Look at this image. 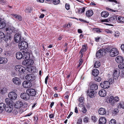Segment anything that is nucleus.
I'll list each match as a JSON object with an SVG mask.
<instances>
[{
    "mask_svg": "<svg viewBox=\"0 0 124 124\" xmlns=\"http://www.w3.org/2000/svg\"><path fill=\"white\" fill-rule=\"evenodd\" d=\"M119 100V98L117 96L115 97L114 98L113 96H111L109 100V102L113 105L116 104V103Z\"/></svg>",
    "mask_w": 124,
    "mask_h": 124,
    "instance_id": "nucleus-1",
    "label": "nucleus"
},
{
    "mask_svg": "<svg viewBox=\"0 0 124 124\" xmlns=\"http://www.w3.org/2000/svg\"><path fill=\"white\" fill-rule=\"evenodd\" d=\"M119 54V51L116 48H113L110 51L109 54L110 56L114 57L117 55Z\"/></svg>",
    "mask_w": 124,
    "mask_h": 124,
    "instance_id": "nucleus-2",
    "label": "nucleus"
},
{
    "mask_svg": "<svg viewBox=\"0 0 124 124\" xmlns=\"http://www.w3.org/2000/svg\"><path fill=\"white\" fill-rule=\"evenodd\" d=\"M28 43L26 42L23 41L20 42L18 44V46L20 49H25L28 46Z\"/></svg>",
    "mask_w": 124,
    "mask_h": 124,
    "instance_id": "nucleus-3",
    "label": "nucleus"
},
{
    "mask_svg": "<svg viewBox=\"0 0 124 124\" xmlns=\"http://www.w3.org/2000/svg\"><path fill=\"white\" fill-rule=\"evenodd\" d=\"M26 92L30 96H34L36 93L35 90L33 89H28L27 90Z\"/></svg>",
    "mask_w": 124,
    "mask_h": 124,
    "instance_id": "nucleus-4",
    "label": "nucleus"
},
{
    "mask_svg": "<svg viewBox=\"0 0 124 124\" xmlns=\"http://www.w3.org/2000/svg\"><path fill=\"white\" fill-rule=\"evenodd\" d=\"M101 87L104 89L108 88L110 85V83L107 81H105L100 83Z\"/></svg>",
    "mask_w": 124,
    "mask_h": 124,
    "instance_id": "nucleus-5",
    "label": "nucleus"
},
{
    "mask_svg": "<svg viewBox=\"0 0 124 124\" xmlns=\"http://www.w3.org/2000/svg\"><path fill=\"white\" fill-rule=\"evenodd\" d=\"M8 97L12 100H15L16 99L17 95L15 92H12L9 93L8 95Z\"/></svg>",
    "mask_w": 124,
    "mask_h": 124,
    "instance_id": "nucleus-6",
    "label": "nucleus"
},
{
    "mask_svg": "<svg viewBox=\"0 0 124 124\" xmlns=\"http://www.w3.org/2000/svg\"><path fill=\"white\" fill-rule=\"evenodd\" d=\"M14 29V28L13 26V25L11 24H9L8 27L6 29V32L7 33L11 34Z\"/></svg>",
    "mask_w": 124,
    "mask_h": 124,
    "instance_id": "nucleus-7",
    "label": "nucleus"
},
{
    "mask_svg": "<svg viewBox=\"0 0 124 124\" xmlns=\"http://www.w3.org/2000/svg\"><path fill=\"white\" fill-rule=\"evenodd\" d=\"M116 19V17L113 16H112L109 17V19H102L101 20L102 22H107L110 23L113 22Z\"/></svg>",
    "mask_w": 124,
    "mask_h": 124,
    "instance_id": "nucleus-8",
    "label": "nucleus"
},
{
    "mask_svg": "<svg viewBox=\"0 0 124 124\" xmlns=\"http://www.w3.org/2000/svg\"><path fill=\"white\" fill-rule=\"evenodd\" d=\"M20 96L21 98L25 100H29L30 97V96L28 93H22L20 94Z\"/></svg>",
    "mask_w": 124,
    "mask_h": 124,
    "instance_id": "nucleus-9",
    "label": "nucleus"
},
{
    "mask_svg": "<svg viewBox=\"0 0 124 124\" xmlns=\"http://www.w3.org/2000/svg\"><path fill=\"white\" fill-rule=\"evenodd\" d=\"M23 85L25 88H29L32 86V84L30 82L25 81L23 82Z\"/></svg>",
    "mask_w": 124,
    "mask_h": 124,
    "instance_id": "nucleus-10",
    "label": "nucleus"
},
{
    "mask_svg": "<svg viewBox=\"0 0 124 124\" xmlns=\"http://www.w3.org/2000/svg\"><path fill=\"white\" fill-rule=\"evenodd\" d=\"M25 78L27 80L30 81H32L35 79V77L32 74L27 75L26 76Z\"/></svg>",
    "mask_w": 124,
    "mask_h": 124,
    "instance_id": "nucleus-11",
    "label": "nucleus"
},
{
    "mask_svg": "<svg viewBox=\"0 0 124 124\" xmlns=\"http://www.w3.org/2000/svg\"><path fill=\"white\" fill-rule=\"evenodd\" d=\"M89 85H90V88L91 90H95L98 89V85L95 84L93 83L92 82H90Z\"/></svg>",
    "mask_w": 124,
    "mask_h": 124,
    "instance_id": "nucleus-12",
    "label": "nucleus"
},
{
    "mask_svg": "<svg viewBox=\"0 0 124 124\" xmlns=\"http://www.w3.org/2000/svg\"><path fill=\"white\" fill-rule=\"evenodd\" d=\"M14 39L15 42L18 43L21 40L20 35L19 34H16L14 35Z\"/></svg>",
    "mask_w": 124,
    "mask_h": 124,
    "instance_id": "nucleus-13",
    "label": "nucleus"
},
{
    "mask_svg": "<svg viewBox=\"0 0 124 124\" xmlns=\"http://www.w3.org/2000/svg\"><path fill=\"white\" fill-rule=\"evenodd\" d=\"M23 106V102L20 101H17L14 105V107L16 108H19Z\"/></svg>",
    "mask_w": 124,
    "mask_h": 124,
    "instance_id": "nucleus-14",
    "label": "nucleus"
},
{
    "mask_svg": "<svg viewBox=\"0 0 124 124\" xmlns=\"http://www.w3.org/2000/svg\"><path fill=\"white\" fill-rule=\"evenodd\" d=\"M13 83L16 85H19L21 84V82L20 79L17 77H15L13 79Z\"/></svg>",
    "mask_w": 124,
    "mask_h": 124,
    "instance_id": "nucleus-15",
    "label": "nucleus"
},
{
    "mask_svg": "<svg viewBox=\"0 0 124 124\" xmlns=\"http://www.w3.org/2000/svg\"><path fill=\"white\" fill-rule=\"evenodd\" d=\"M116 61L117 63H120L123 62L124 61V58L122 56H118L116 57Z\"/></svg>",
    "mask_w": 124,
    "mask_h": 124,
    "instance_id": "nucleus-16",
    "label": "nucleus"
},
{
    "mask_svg": "<svg viewBox=\"0 0 124 124\" xmlns=\"http://www.w3.org/2000/svg\"><path fill=\"white\" fill-rule=\"evenodd\" d=\"M99 95L101 97H104L106 94V92L105 90L102 89L99 91Z\"/></svg>",
    "mask_w": 124,
    "mask_h": 124,
    "instance_id": "nucleus-17",
    "label": "nucleus"
},
{
    "mask_svg": "<svg viewBox=\"0 0 124 124\" xmlns=\"http://www.w3.org/2000/svg\"><path fill=\"white\" fill-rule=\"evenodd\" d=\"M16 57L18 59H21L23 58V55L20 52H18L16 54Z\"/></svg>",
    "mask_w": 124,
    "mask_h": 124,
    "instance_id": "nucleus-18",
    "label": "nucleus"
},
{
    "mask_svg": "<svg viewBox=\"0 0 124 124\" xmlns=\"http://www.w3.org/2000/svg\"><path fill=\"white\" fill-rule=\"evenodd\" d=\"M99 124H105L106 122V120L105 117H102L99 119Z\"/></svg>",
    "mask_w": 124,
    "mask_h": 124,
    "instance_id": "nucleus-19",
    "label": "nucleus"
},
{
    "mask_svg": "<svg viewBox=\"0 0 124 124\" xmlns=\"http://www.w3.org/2000/svg\"><path fill=\"white\" fill-rule=\"evenodd\" d=\"M98 112L100 115H103L105 114L106 111L104 108H101L99 109Z\"/></svg>",
    "mask_w": 124,
    "mask_h": 124,
    "instance_id": "nucleus-20",
    "label": "nucleus"
},
{
    "mask_svg": "<svg viewBox=\"0 0 124 124\" xmlns=\"http://www.w3.org/2000/svg\"><path fill=\"white\" fill-rule=\"evenodd\" d=\"M7 89L5 87L0 88V93L2 95H4L7 93Z\"/></svg>",
    "mask_w": 124,
    "mask_h": 124,
    "instance_id": "nucleus-21",
    "label": "nucleus"
},
{
    "mask_svg": "<svg viewBox=\"0 0 124 124\" xmlns=\"http://www.w3.org/2000/svg\"><path fill=\"white\" fill-rule=\"evenodd\" d=\"M8 61V60L6 58H0V64H5Z\"/></svg>",
    "mask_w": 124,
    "mask_h": 124,
    "instance_id": "nucleus-22",
    "label": "nucleus"
},
{
    "mask_svg": "<svg viewBox=\"0 0 124 124\" xmlns=\"http://www.w3.org/2000/svg\"><path fill=\"white\" fill-rule=\"evenodd\" d=\"M5 109L6 111L10 113L12 111L13 109V107L8 105L7 106L5 107Z\"/></svg>",
    "mask_w": 124,
    "mask_h": 124,
    "instance_id": "nucleus-23",
    "label": "nucleus"
},
{
    "mask_svg": "<svg viewBox=\"0 0 124 124\" xmlns=\"http://www.w3.org/2000/svg\"><path fill=\"white\" fill-rule=\"evenodd\" d=\"M12 16L14 17L16 20L19 21H21L22 20L21 17L19 15L15 14H12Z\"/></svg>",
    "mask_w": 124,
    "mask_h": 124,
    "instance_id": "nucleus-24",
    "label": "nucleus"
},
{
    "mask_svg": "<svg viewBox=\"0 0 124 124\" xmlns=\"http://www.w3.org/2000/svg\"><path fill=\"white\" fill-rule=\"evenodd\" d=\"M103 52V50H100L98 51L96 53V56L97 57L100 58L102 55V53Z\"/></svg>",
    "mask_w": 124,
    "mask_h": 124,
    "instance_id": "nucleus-25",
    "label": "nucleus"
},
{
    "mask_svg": "<svg viewBox=\"0 0 124 124\" xmlns=\"http://www.w3.org/2000/svg\"><path fill=\"white\" fill-rule=\"evenodd\" d=\"M23 58L24 59L28 60L30 58V54L29 53H25L24 54Z\"/></svg>",
    "mask_w": 124,
    "mask_h": 124,
    "instance_id": "nucleus-26",
    "label": "nucleus"
},
{
    "mask_svg": "<svg viewBox=\"0 0 124 124\" xmlns=\"http://www.w3.org/2000/svg\"><path fill=\"white\" fill-rule=\"evenodd\" d=\"M92 74L94 76H97L99 73V71L97 69H94L92 72Z\"/></svg>",
    "mask_w": 124,
    "mask_h": 124,
    "instance_id": "nucleus-27",
    "label": "nucleus"
},
{
    "mask_svg": "<svg viewBox=\"0 0 124 124\" xmlns=\"http://www.w3.org/2000/svg\"><path fill=\"white\" fill-rule=\"evenodd\" d=\"M93 13L92 10H89L86 12V15L88 17H90L93 15Z\"/></svg>",
    "mask_w": 124,
    "mask_h": 124,
    "instance_id": "nucleus-28",
    "label": "nucleus"
},
{
    "mask_svg": "<svg viewBox=\"0 0 124 124\" xmlns=\"http://www.w3.org/2000/svg\"><path fill=\"white\" fill-rule=\"evenodd\" d=\"M119 76L118 73L117 72V71L116 70H115L114 72L113 75L114 78L115 79H116Z\"/></svg>",
    "mask_w": 124,
    "mask_h": 124,
    "instance_id": "nucleus-29",
    "label": "nucleus"
},
{
    "mask_svg": "<svg viewBox=\"0 0 124 124\" xmlns=\"http://www.w3.org/2000/svg\"><path fill=\"white\" fill-rule=\"evenodd\" d=\"M109 15V13L107 12L104 11L102 12L101 13V16L105 17H107Z\"/></svg>",
    "mask_w": 124,
    "mask_h": 124,
    "instance_id": "nucleus-30",
    "label": "nucleus"
},
{
    "mask_svg": "<svg viewBox=\"0 0 124 124\" xmlns=\"http://www.w3.org/2000/svg\"><path fill=\"white\" fill-rule=\"evenodd\" d=\"M12 36L11 34L7 33L6 37H5V41H8V40H10L11 39Z\"/></svg>",
    "mask_w": 124,
    "mask_h": 124,
    "instance_id": "nucleus-31",
    "label": "nucleus"
},
{
    "mask_svg": "<svg viewBox=\"0 0 124 124\" xmlns=\"http://www.w3.org/2000/svg\"><path fill=\"white\" fill-rule=\"evenodd\" d=\"M5 23L4 22H0V29H2L4 28L6 26Z\"/></svg>",
    "mask_w": 124,
    "mask_h": 124,
    "instance_id": "nucleus-32",
    "label": "nucleus"
},
{
    "mask_svg": "<svg viewBox=\"0 0 124 124\" xmlns=\"http://www.w3.org/2000/svg\"><path fill=\"white\" fill-rule=\"evenodd\" d=\"M25 70V68L23 66H21L20 68V70L18 71L21 73H23L24 72Z\"/></svg>",
    "mask_w": 124,
    "mask_h": 124,
    "instance_id": "nucleus-33",
    "label": "nucleus"
},
{
    "mask_svg": "<svg viewBox=\"0 0 124 124\" xmlns=\"http://www.w3.org/2000/svg\"><path fill=\"white\" fill-rule=\"evenodd\" d=\"M27 65H32L33 63V61L31 59L27 60Z\"/></svg>",
    "mask_w": 124,
    "mask_h": 124,
    "instance_id": "nucleus-34",
    "label": "nucleus"
},
{
    "mask_svg": "<svg viewBox=\"0 0 124 124\" xmlns=\"http://www.w3.org/2000/svg\"><path fill=\"white\" fill-rule=\"evenodd\" d=\"M5 107L6 105L4 103H0V109L2 110V111L3 110L5 109Z\"/></svg>",
    "mask_w": 124,
    "mask_h": 124,
    "instance_id": "nucleus-35",
    "label": "nucleus"
},
{
    "mask_svg": "<svg viewBox=\"0 0 124 124\" xmlns=\"http://www.w3.org/2000/svg\"><path fill=\"white\" fill-rule=\"evenodd\" d=\"M118 108H122L124 109V102H121L120 103L118 104Z\"/></svg>",
    "mask_w": 124,
    "mask_h": 124,
    "instance_id": "nucleus-36",
    "label": "nucleus"
},
{
    "mask_svg": "<svg viewBox=\"0 0 124 124\" xmlns=\"http://www.w3.org/2000/svg\"><path fill=\"white\" fill-rule=\"evenodd\" d=\"M101 65V63L99 61L96 62L94 65V67L96 68H98L100 67Z\"/></svg>",
    "mask_w": 124,
    "mask_h": 124,
    "instance_id": "nucleus-37",
    "label": "nucleus"
},
{
    "mask_svg": "<svg viewBox=\"0 0 124 124\" xmlns=\"http://www.w3.org/2000/svg\"><path fill=\"white\" fill-rule=\"evenodd\" d=\"M85 8L84 7L82 8H80L78 9V14H81L83 12H84L85 11Z\"/></svg>",
    "mask_w": 124,
    "mask_h": 124,
    "instance_id": "nucleus-38",
    "label": "nucleus"
},
{
    "mask_svg": "<svg viewBox=\"0 0 124 124\" xmlns=\"http://www.w3.org/2000/svg\"><path fill=\"white\" fill-rule=\"evenodd\" d=\"M89 96L90 97L94 96V91H91L88 94Z\"/></svg>",
    "mask_w": 124,
    "mask_h": 124,
    "instance_id": "nucleus-39",
    "label": "nucleus"
},
{
    "mask_svg": "<svg viewBox=\"0 0 124 124\" xmlns=\"http://www.w3.org/2000/svg\"><path fill=\"white\" fill-rule=\"evenodd\" d=\"M86 46H83L80 52V53L81 52L84 53L86 51Z\"/></svg>",
    "mask_w": 124,
    "mask_h": 124,
    "instance_id": "nucleus-40",
    "label": "nucleus"
},
{
    "mask_svg": "<svg viewBox=\"0 0 124 124\" xmlns=\"http://www.w3.org/2000/svg\"><path fill=\"white\" fill-rule=\"evenodd\" d=\"M109 124H116V120L115 119H112L110 121Z\"/></svg>",
    "mask_w": 124,
    "mask_h": 124,
    "instance_id": "nucleus-41",
    "label": "nucleus"
},
{
    "mask_svg": "<svg viewBox=\"0 0 124 124\" xmlns=\"http://www.w3.org/2000/svg\"><path fill=\"white\" fill-rule=\"evenodd\" d=\"M118 21L120 22H124V17L119 16L118 18Z\"/></svg>",
    "mask_w": 124,
    "mask_h": 124,
    "instance_id": "nucleus-42",
    "label": "nucleus"
},
{
    "mask_svg": "<svg viewBox=\"0 0 124 124\" xmlns=\"http://www.w3.org/2000/svg\"><path fill=\"white\" fill-rule=\"evenodd\" d=\"M94 31L98 33L102 32V29H99L98 28H95L94 29Z\"/></svg>",
    "mask_w": 124,
    "mask_h": 124,
    "instance_id": "nucleus-43",
    "label": "nucleus"
},
{
    "mask_svg": "<svg viewBox=\"0 0 124 124\" xmlns=\"http://www.w3.org/2000/svg\"><path fill=\"white\" fill-rule=\"evenodd\" d=\"M60 2V0H53V3L55 5L58 4Z\"/></svg>",
    "mask_w": 124,
    "mask_h": 124,
    "instance_id": "nucleus-44",
    "label": "nucleus"
},
{
    "mask_svg": "<svg viewBox=\"0 0 124 124\" xmlns=\"http://www.w3.org/2000/svg\"><path fill=\"white\" fill-rule=\"evenodd\" d=\"M5 37L4 34L1 31H0V39H1Z\"/></svg>",
    "mask_w": 124,
    "mask_h": 124,
    "instance_id": "nucleus-45",
    "label": "nucleus"
},
{
    "mask_svg": "<svg viewBox=\"0 0 124 124\" xmlns=\"http://www.w3.org/2000/svg\"><path fill=\"white\" fill-rule=\"evenodd\" d=\"M21 66L20 65H16L15 67V69L16 71H18L20 70V68Z\"/></svg>",
    "mask_w": 124,
    "mask_h": 124,
    "instance_id": "nucleus-46",
    "label": "nucleus"
},
{
    "mask_svg": "<svg viewBox=\"0 0 124 124\" xmlns=\"http://www.w3.org/2000/svg\"><path fill=\"white\" fill-rule=\"evenodd\" d=\"M119 34V32L117 31H116L115 32V33L113 34V35L115 37H118Z\"/></svg>",
    "mask_w": 124,
    "mask_h": 124,
    "instance_id": "nucleus-47",
    "label": "nucleus"
},
{
    "mask_svg": "<svg viewBox=\"0 0 124 124\" xmlns=\"http://www.w3.org/2000/svg\"><path fill=\"white\" fill-rule=\"evenodd\" d=\"M104 31L108 33L112 34V31L108 29H106Z\"/></svg>",
    "mask_w": 124,
    "mask_h": 124,
    "instance_id": "nucleus-48",
    "label": "nucleus"
},
{
    "mask_svg": "<svg viewBox=\"0 0 124 124\" xmlns=\"http://www.w3.org/2000/svg\"><path fill=\"white\" fill-rule=\"evenodd\" d=\"M109 1L112 2V4H113V5H115L117 3V1L116 0H109Z\"/></svg>",
    "mask_w": 124,
    "mask_h": 124,
    "instance_id": "nucleus-49",
    "label": "nucleus"
},
{
    "mask_svg": "<svg viewBox=\"0 0 124 124\" xmlns=\"http://www.w3.org/2000/svg\"><path fill=\"white\" fill-rule=\"evenodd\" d=\"M95 80L98 82L100 81L101 80V78L98 77H96L95 78Z\"/></svg>",
    "mask_w": 124,
    "mask_h": 124,
    "instance_id": "nucleus-50",
    "label": "nucleus"
},
{
    "mask_svg": "<svg viewBox=\"0 0 124 124\" xmlns=\"http://www.w3.org/2000/svg\"><path fill=\"white\" fill-rule=\"evenodd\" d=\"M82 111L83 113H85L86 112V109L85 107H83L82 108Z\"/></svg>",
    "mask_w": 124,
    "mask_h": 124,
    "instance_id": "nucleus-51",
    "label": "nucleus"
},
{
    "mask_svg": "<svg viewBox=\"0 0 124 124\" xmlns=\"http://www.w3.org/2000/svg\"><path fill=\"white\" fill-rule=\"evenodd\" d=\"M78 105L81 108H83V107H84V103L83 102H79V103Z\"/></svg>",
    "mask_w": 124,
    "mask_h": 124,
    "instance_id": "nucleus-52",
    "label": "nucleus"
},
{
    "mask_svg": "<svg viewBox=\"0 0 124 124\" xmlns=\"http://www.w3.org/2000/svg\"><path fill=\"white\" fill-rule=\"evenodd\" d=\"M89 118L86 117H85L84 119V122L87 123L88 122Z\"/></svg>",
    "mask_w": 124,
    "mask_h": 124,
    "instance_id": "nucleus-53",
    "label": "nucleus"
},
{
    "mask_svg": "<svg viewBox=\"0 0 124 124\" xmlns=\"http://www.w3.org/2000/svg\"><path fill=\"white\" fill-rule=\"evenodd\" d=\"M27 60L25 59V60L23 61L22 63L23 65H27Z\"/></svg>",
    "mask_w": 124,
    "mask_h": 124,
    "instance_id": "nucleus-54",
    "label": "nucleus"
},
{
    "mask_svg": "<svg viewBox=\"0 0 124 124\" xmlns=\"http://www.w3.org/2000/svg\"><path fill=\"white\" fill-rule=\"evenodd\" d=\"M65 8L67 10H68L70 9V5L67 3L65 4Z\"/></svg>",
    "mask_w": 124,
    "mask_h": 124,
    "instance_id": "nucleus-55",
    "label": "nucleus"
},
{
    "mask_svg": "<svg viewBox=\"0 0 124 124\" xmlns=\"http://www.w3.org/2000/svg\"><path fill=\"white\" fill-rule=\"evenodd\" d=\"M84 99V98L83 97H81L79 99V101L80 102H83V101Z\"/></svg>",
    "mask_w": 124,
    "mask_h": 124,
    "instance_id": "nucleus-56",
    "label": "nucleus"
},
{
    "mask_svg": "<svg viewBox=\"0 0 124 124\" xmlns=\"http://www.w3.org/2000/svg\"><path fill=\"white\" fill-rule=\"evenodd\" d=\"M92 119L93 121L95 122L97 121V119L94 116H92Z\"/></svg>",
    "mask_w": 124,
    "mask_h": 124,
    "instance_id": "nucleus-57",
    "label": "nucleus"
},
{
    "mask_svg": "<svg viewBox=\"0 0 124 124\" xmlns=\"http://www.w3.org/2000/svg\"><path fill=\"white\" fill-rule=\"evenodd\" d=\"M10 100V99L8 98H7L5 99V101H6V103L7 104H9V102Z\"/></svg>",
    "mask_w": 124,
    "mask_h": 124,
    "instance_id": "nucleus-58",
    "label": "nucleus"
},
{
    "mask_svg": "<svg viewBox=\"0 0 124 124\" xmlns=\"http://www.w3.org/2000/svg\"><path fill=\"white\" fill-rule=\"evenodd\" d=\"M83 61V60L82 59H80L79 60V66H78L79 67L81 65V64L82 62Z\"/></svg>",
    "mask_w": 124,
    "mask_h": 124,
    "instance_id": "nucleus-59",
    "label": "nucleus"
},
{
    "mask_svg": "<svg viewBox=\"0 0 124 124\" xmlns=\"http://www.w3.org/2000/svg\"><path fill=\"white\" fill-rule=\"evenodd\" d=\"M123 64H121L118 65V67L119 68L121 69H123Z\"/></svg>",
    "mask_w": 124,
    "mask_h": 124,
    "instance_id": "nucleus-60",
    "label": "nucleus"
},
{
    "mask_svg": "<svg viewBox=\"0 0 124 124\" xmlns=\"http://www.w3.org/2000/svg\"><path fill=\"white\" fill-rule=\"evenodd\" d=\"M48 76H47L46 77V78L45 79V83L46 84H47V79H48Z\"/></svg>",
    "mask_w": 124,
    "mask_h": 124,
    "instance_id": "nucleus-61",
    "label": "nucleus"
},
{
    "mask_svg": "<svg viewBox=\"0 0 124 124\" xmlns=\"http://www.w3.org/2000/svg\"><path fill=\"white\" fill-rule=\"evenodd\" d=\"M49 117L51 118H52L54 117V115L51 114L49 115Z\"/></svg>",
    "mask_w": 124,
    "mask_h": 124,
    "instance_id": "nucleus-62",
    "label": "nucleus"
},
{
    "mask_svg": "<svg viewBox=\"0 0 124 124\" xmlns=\"http://www.w3.org/2000/svg\"><path fill=\"white\" fill-rule=\"evenodd\" d=\"M5 55L6 56H7L9 55V52H6L5 53Z\"/></svg>",
    "mask_w": 124,
    "mask_h": 124,
    "instance_id": "nucleus-63",
    "label": "nucleus"
},
{
    "mask_svg": "<svg viewBox=\"0 0 124 124\" xmlns=\"http://www.w3.org/2000/svg\"><path fill=\"white\" fill-rule=\"evenodd\" d=\"M121 48L122 50L124 51V44H123L121 45Z\"/></svg>",
    "mask_w": 124,
    "mask_h": 124,
    "instance_id": "nucleus-64",
    "label": "nucleus"
}]
</instances>
